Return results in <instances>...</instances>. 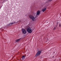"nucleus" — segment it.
I'll return each instance as SVG.
<instances>
[{
    "label": "nucleus",
    "instance_id": "nucleus-1",
    "mask_svg": "<svg viewBox=\"0 0 61 61\" xmlns=\"http://www.w3.org/2000/svg\"><path fill=\"white\" fill-rule=\"evenodd\" d=\"M52 1V0H48L46 2L44 3V5H45L44 7H47V6H48V4H47V3L49 2V1H50V2H51V1Z\"/></svg>",
    "mask_w": 61,
    "mask_h": 61
},
{
    "label": "nucleus",
    "instance_id": "nucleus-2",
    "mask_svg": "<svg viewBox=\"0 0 61 61\" xmlns=\"http://www.w3.org/2000/svg\"><path fill=\"white\" fill-rule=\"evenodd\" d=\"M26 30L29 34H31L32 32V29L30 28H28Z\"/></svg>",
    "mask_w": 61,
    "mask_h": 61
},
{
    "label": "nucleus",
    "instance_id": "nucleus-3",
    "mask_svg": "<svg viewBox=\"0 0 61 61\" xmlns=\"http://www.w3.org/2000/svg\"><path fill=\"white\" fill-rule=\"evenodd\" d=\"M29 16L30 18L31 19H32V20H33V21H35V17L33 16V15H29Z\"/></svg>",
    "mask_w": 61,
    "mask_h": 61
},
{
    "label": "nucleus",
    "instance_id": "nucleus-4",
    "mask_svg": "<svg viewBox=\"0 0 61 61\" xmlns=\"http://www.w3.org/2000/svg\"><path fill=\"white\" fill-rule=\"evenodd\" d=\"M41 52H42L41 51H38V52L36 54V56H39L40 54H41Z\"/></svg>",
    "mask_w": 61,
    "mask_h": 61
},
{
    "label": "nucleus",
    "instance_id": "nucleus-5",
    "mask_svg": "<svg viewBox=\"0 0 61 61\" xmlns=\"http://www.w3.org/2000/svg\"><path fill=\"white\" fill-rule=\"evenodd\" d=\"M22 30L23 34H26V30L25 29H22Z\"/></svg>",
    "mask_w": 61,
    "mask_h": 61
},
{
    "label": "nucleus",
    "instance_id": "nucleus-6",
    "mask_svg": "<svg viewBox=\"0 0 61 61\" xmlns=\"http://www.w3.org/2000/svg\"><path fill=\"white\" fill-rule=\"evenodd\" d=\"M40 10H38L37 12V14H36V17H37L39 15H40Z\"/></svg>",
    "mask_w": 61,
    "mask_h": 61
},
{
    "label": "nucleus",
    "instance_id": "nucleus-7",
    "mask_svg": "<svg viewBox=\"0 0 61 61\" xmlns=\"http://www.w3.org/2000/svg\"><path fill=\"white\" fill-rule=\"evenodd\" d=\"M25 56L24 55L22 56V57L21 58V60H23V59H25Z\"/></svg>",
    "mask_w": 61,
    "mask_h": 61
},
{
    "label": "nucleus",
    "instance_id": "nucleus-8",
    "mask_svg": "<svg viewBox=\"0 0 61 61\" xmlns=\"http://www.w3.org/2000/svg\"><path fill=\"white\" fill-rule=\"evenodd\" d=\"M46 8H45L44 9H43L42 10V12H45V11H46Z\"/></svg>",
    "mask_w": 61,
    "mask_h": 61
},
{
    "label": "nucleus",
    "instance_id": "nucleus-9",
    "mask_svg": "<svg viewBox=\"0 0 61 61\" xmlns=\"http://www.w3.org/2000/svg\"><path fill=\"white\" fill-rule=\"evenodd\" d=\"M14 23H16V22H14V23H10L9 24V25H13V24H14Z\"/></svg>",
    "mask_w": 61,
    "mask_h": 61
},
{
    "label": "nucleus",
    "instance_id": "nucleus-10",
    "mask_svg": "<svg viewBox=\"0 0 61 61\" xmlns=\"http://www.w3.org/2000/svg\"><path fill=\"white\" fill-rule=\"evenodd\" d=\"M19 41H20V39H19L16 40V42H19Z\"/></svg>",
    "mask_w": 61,
    "mask_h": 61
},
{
    "label": "nucleus",
    "instance_id": "nucleus-11",
    "mask_svg": "<svg viewBox=\"0 0 61 61\" xmlns=\"http://www.w3.org/2000/svg\"><path fill=\"white\" fill-rule=\"evenodd\" d=\"M57 27V25H56V26H55L54 27V30H55V29H56V28Z\"/></svg>",
    "mask_w": 61,
    "mask_h": 61
},
{
    "label": "nucleus",
    "instance_id": "nucleus-12",
    "mask_svg": "<svg viewBox=\"0 0 61 61\" xmlns=\"http://www.w3.org/2000/svg\"><path fill=\"white\" fill-rule=\"evenodd\" d=\"M61 26V24H60V23H59V26L60 27V26Z\"/></svg>",
    "mask_w": 61,
    "mask_h": 61
},
{
    "label": "nucleus",
    "instance_id": "nucleus-13",
    "mask_svg": "<svg viewBox=\"0 0 61 61\" xmlns=\"http://www.w3.org/2000/svg\"><path fill=\"white\" fill-rule=\"evenodd\" d=\"M4 2H5V0H4Z\"/></svg>",
    "mask_w": 61,
    "mask_h": 61
},
{
    "label": "nucleus",
    "instance_id": "nucleus-14",
    "mask_svg": "<svg viewBox=\"0 0 61 61\" xmlns=\"http://www.w3.org/2000/svg\"><path fill=\"white\" fill-rule=\"evenodd\" d=\"M17 23H18V22H17Z\"/></svg>",
    "mask_w": 61,
    "mask_h": 61
}]
</instances>
